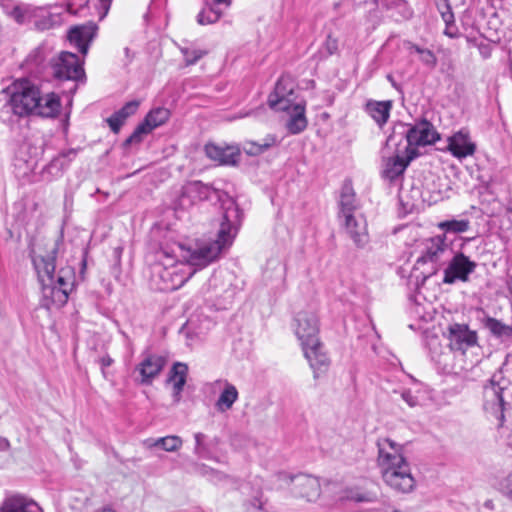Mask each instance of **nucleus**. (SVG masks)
Wrapping results in <instances>:
<instances>
[{"instance_id": "obj_1", "label": "nucleus", "mask_w": 512, "mask_h": 512, "mask_svg": "<svg viewBox=\"0 0 512 512\" xmlns=\"http://www.w3.org/2000/svg\"><path fill=\"white\" fill-rule=\"evenodd\" d=\"M223 215L217 238L214 241L197 242L187 248L180 246L182 257L194 269H202L216 261L221 252L231 246L242 220V211L235 200L229 198L222 204Z\"/></svg>"}, {"instance_id": "obj_2", "label": "nucleus", "mask_w": 512, "mask_h": 512, "mask_svg": "<svg viewBox=\"0 0 512 512\" xmlns=\"http://www.w3.org/2000/svg\"><path fill=\"white\" fill-rule=\"evenodd\" d=\"M376 445L377 463L383 481L397 492H410L415 486V480L410 465L403 456L402 446L390 438L378 439Z\"/></svg>"}, {"instance_id": "obj_3", "label": "nucleus", "mask_w": 512, "mask_h": 512, "mask_svg": "<svg viewBox=\"0 0 512 512\" xmlns=\"http://www.w3.org/2000/svg\"><path fill=\"white\" fill-rule=\"evenodd\" d=\"M58 245L59 241L54 242L53 247L46 256H33L32 261L42 284L44 297L49 299L51 305L62 307L67 303L69 292L51 286V283H53V272L56 268L55 261L58 253Z\"/></svg>"}, {"instance_id": "obj_4", "label": "nucleus", "mask_w": 512, "mask_h": 512, "mask_svg": "<svg viewBox=\"0 0 512 512\" xmlns=\"http://www.w3.org/2000/svg\"><path fill=\"white\" fill-rule=\"evenodd\" d=\"M452 256V248L445 242L444 237L435 236L425 240L421 256L414 266L415 271H420L422 281L435 275Z\"/></svg>"}, {"instance_id": "obj_5", "label": "nucleus", "mask_w": 512, "mask_h": 512, "mask_svg": "<svg viewBox=\"0 0 512 512\" xmlns=\"http://www.w3.org/2000/svg\"><path fill=\"white\" fill-rule=\"evenodd\" d=\"M397 134L406 138L407 146L405 148L415 149L418 146L434 144L440 138L433 124L426 119H422L414 125H407L402 122L395 124L387 142H393Z\"/></svg>"}, {"instance_id": "obj_6", "label": "nucleus", "mask_w": 512, "mask_h": 512, "mask_svg": "<svg viewBox=\"0 0 512 512\" xmlns=\"http://www.w3.org/2000/svg\"><path fill=\"white\" fill-rule=\"evenodd\" d=\"M39 87L28 79H21L14 84L10 98L12 111L18 116L34 114L39 108Z\"/></svg>"}, {"instance_id": "obj_7", "label": "nucleus", "mask_w": 512, "mask_h": 512, "mask_svg": "<svg viewBox=\"0 0 512 512\" xmlns=\"http://www.w3.org/2000/svg\"><path fill=\"white\" fill-rule=\"evenodd\" d=\"M507 384L508 380L503 377L501 371H498L492 375L489 385L484 389L486 399L484 407L497 418L499 427H502L505 422L504 412L507 403L504 400V392L507 389Z\"/></svg>"}, {"instance_id": "obj_8", "label": "nucleus", "mask_w": 512, "mask_h": 512, "mask_svg": "<svg viewBox=\"0 0 512 512\" xmlns=\"http://www.w3.org/2000/svg\"><path fill=\"white\" fill-rule=\"evenodd\" d=\"M50 66L53 77L60 81H80L85 77L82 62L71 52L62 51L50 61Z\"/></svg>"}, {"instance_id": "obj_9", "label": "nucleus", "mask_w": 512, "mask_h": 512, "mask_svg": "<svg viewBox=\"0 0 512 512\" xmlns=\"http://www.w3.org/2000/svg\"><path fill=\"white\" fill-rule=\"evenodd\" d=\"M294 81L288 75H282L275 84L274 91L268 97V105L275 111H289L293 103Z\"/></svg>"}, {"instance_id": "obj_10", "label": "nucleus", "mask_w": 512, "mask_h": 512, "mask_svg": "<svg viewBox=\"0 0 512 512\" xmlns=\"http://www.w3.org/2000/svg\"><path fill=\"white\" fill-rule=\"evenodd\" d=\"M448 261V266L444 270L443 282L445 284H453L457 280L468 281L469 275L474 272L477 266L474 261H471L461 252L452 254Z\"/></svg>"}, {"instance_id": "obj_11", "label": "nucleus", "mask_w": 512, "mask_h": 512, "mask_svg": "<svg viewBox=\"0 0 512 512\" xmlns=\"http://www.w3.org/2000/svg\"><path fill=\"white\" fill-rule=\"evenodd\" d=\"M295 333L302 346H307L319 340V320L317 315L311 311H301L295 318Z\"/></svg>"}, {"instance_id": "obj_12", "label": "nucleus", "mask_w": 512, "mask_h": 512, "mask_svg": "<svg viewBox=\"0 0 512 512\" xmlns=\"http://www.w3.org/2000/svg\"><path fill=\"white\" fill-rule=\"evenodd\" d=\"M449 346L452 350L464 353L468 348L477 344V334L466 324H452L449 326Z\"/></svg>"}, {"instance_id": "obj_13", "label": "nucleus", "mask_w": 512, "mask_h": 512, "mask_svg": "<svg viewBox=\"0 0 512 512\" xmlns=\"http://www.w3.org/2000/svg\"><path fill=\"white\" fill-rule=\"evenodd\" d=\"M293 492L296 496L305 498L307 501H315L321 494V485L317 477L299 474L291 477Z\"/></svg>"}, {"instance_id": "obj_14", "label": "nucleus", "mask_w": 512, "mask_h": 512, "mask_svg": "<svg viewBox=\"0 0 512 512\" xmlns=\"http://www.w3.org/2000/svg\"><path fill=\"white\" fill-rule=\"evenodd\" d=\"M419 155L415 148H405V157L396 154L388 158L383 169V177L390 181L403 175L409 163Z\"/></svg>"}, {"instance_id": "obj_15", "label": "nucleus", "mask_w": 512, "mask_h": 512, "mask_svg": "<svg viewBox=\"0 0 512 512\" xmlns=\"http://www.w3.org/2000/svg\"><path fill=\"white\" fill-rule=\"evenodd\" d=\"M166 364V359L157 354H146L142 361L137 365L136 371L141 377L140 383L150 385L160 374Z\"/></svg>"}, {"instance_id": "obj_16", "label": "nucleus", "mask_w": 512, "mask_h": 512, "mask_svg": "<svg viewBox=\"0 0 512 512\" xmlns=\"http://www.w3.org/2000/svg\"><path fill=\"white\" fill-rule=\"evenodd\" d=\"M97 29V25L93 22L74 26L68 32V40L78 48L81 54L86 55L90 43L96 36Z\"/></svg>"}, {"instance_id": "obj_17", "label": "nucleus", "mask_w": 512, "mask_h": 512, "mask_svg": "<svg viewBox=\"0 0 512 512\" xmlns=\"http://www.w3.org/2000/svg\"><path fill=\"white\" fill-rule=\"evenodd\" d=\"M196 269L183 273L177 266L170 268L160 267L157 272L162 284L158 287L161 291H174L180 288L194 273Z\"/></svg>"}, {"instance_id": "obj_18", "label": "nucleus", "mask_w": 512, "mask_h": 512, "mask_svg": "<svg viewBox=\"0 0 512 512\" xmlns=\"http://www.w3.org/2000/svg\"><path fill=\"white\" fill-rule=\"evenodd\" d=\"M302 349L314 371V378H318L319 372L326 371L330 365V359L324 351L323 344L317 340L307 346H302Z\"/></svg>"}, {"instance_id": "obj_19", "label": "nucleus", "mask_w": 512, "mask_h": 512, "mask_svg": "<svg viewBox=\"0 0 512 512\" xmlns=\"http://www.w3.org/2000/svg\"><path fill=\"white\" fill-rule=\"evenodd\" d=\"M345 229L358 248L365 247L369 242L367 223L362 216L349 214L345 217Z\"/></svg>"}, {"instance_id": "obj_20", "label": "nucleus", "mask_w": 512, "mask_h": 512, "mask_svg": "<svg viewBox=\"0 0 512 512\" xmlns=\"http://www.w3.org/2000/svg\"><path fill=\"white\" fill-rule=\"evenodd\" d=\"M448 150L459 159L471 156L476 145L471 141L468 131L460 130L448 138Z\"/></svg>"}, {"instance_id": "obj_21", "label": "nucleus", "mask_w": 512, "mask_h": 512, "mask_svg": "<svg viewBox=\"0 0 512 512\" xmlns=\"http://www.w3.org/2000/svg\"><path fill=\"white\" fill-rule=\"evenodd\" d=\"M340 499L356 503H373L378 499V487L375 484L346 487L341 491Z\"/></svg>"}, {"instance_id": "obj_22", "label": "nucleus", "mask_w": 512, "mask_h": 512, "mask_svg": "<svg viewBox=\"0 0 512 512\" xmlns=\"http://www.w3.org/2000/svg\"><path fill=\"white\" fill-rule=\"evenodd\" d=\"M205 153L208 158L214 161H218L221 165H236L240 151L238 148L233 146H218L215 144H206Z\"/></svg>"}, {"instance_id": "obj_23", "label": "nucleus", "mask_w": 512, "mask_h": 512, "mask_svg": "<svg viewBox=\"0 0 512 512\" xmlns=\"http://www.w3.org/2000/svg\"><path fill=\"white\" fill-rule=\"evenodd\" d=\"M0 512H42V510L32 499L21 494H14L3 500Z\"/></svg>"}, {"instance_id": "obj_24", "label": "nucleus", "mask_w": 512, "mask_h": 512, "mask_svg": "<svg viewBox=\"0 0 512 512\" xmlns=\"http://www.w3.org/2000/svg\"><path fill=\"white\" fill-rule=\"evenodd\" d=\"M188 374V366L182 362H176L173 364L169 376L167 378L168 383H173V401L179 403L181 400V393L186 383Z\"/></svg>"}, {"instance_id": "obj_25", "label": "nucleus", "mask_w": 512, "mask_h": 512, "mask_svg": "<svg viewBox=\"0 0 512 512\" xmlns=\"http://www.w3.org/2000/svg\"><path fill=\"white\" fill-rule=\"evenodd\" d=\"M140 102L138 100H132L127 102L121 109L114 112L109 118H107V123L110 129L115 133H119L122 125L125 123L126 119L131 115H134L138 108Z\"/></svg>"}, {"instance_id": "obj_26", "label": "nucleus", "mask_w": 512, "mask_h": 512, "mask_svg": "<svg viewBox=\"0 0 512 512\" xmlns=\"http://www.w3.org/2000/svg\"><path fill=\"white\" fill-rule=\"evenodd\" d=\"M392 109V101H374L370 100L366 103L365 110L378 124L379 127H383L390 116Z\"/></svg>"}, {"instance_id": "obj_27", "label": "nucleus", "mask_w": 512, "mask_h": 512, "mask_svg": "<svg viewBox=\"0 0 512 512\" xmlns=\"http://www.w3.org/2000/svg\"><path fill=\"white\" fill-rule=\"evenodd\" d=\"M339 206L340 213L344 218L349 214H354V211L358 208L355 192L350 180H346L342 185Z\"/></svg>"}, {"instance_id": "obj_28", "label": "nucleus", "mask_w": 512, "mask_h": 512, "mask_svg": "<svg viewBox=\"0 0 512 512\" xmlns=\"http://www.w3.org/2000/svg\"><path fill=\"white\" fill-rule=\"evenodd\" d=\"M60 99L54 93H48L45 96L39 95V108L35 109L36 115L42 117H54L60 111Z\"/></svg>"}, {"instance_id": "obj_29", "label": "nucleus", "mask_w": 512, "mask_h": 512, "mask_svg": "<svg viewBox=\"0 0 512 512\" xmlns=\"http://www.w3.org/2000/svg\"><path fill=\"white\" fill-rule=\"evenodd\" d=\"M288 112L291 115L286 124L288 131L292 134L302 132L307 127L305 107L301 104H293Z\"/></svg>"}, {"instance_id": "obj_30", "label": "nucleus", "mask_w": 512, "mask_h": 512, "mask_svg": "<svg viewBox=\"0 0 512 512\" xmlns=\"http://www.w3.org/2000/svg\"><path fill=\"white\" fill-rule=\"evenodd\" d=\"M212 187L201 181H192L183 187L182 197H188L192 202L203 201L210 197Z\"/></svg>"}, {"instance_id": "obj_31", "label": "nucleus", "mask_w": 512, "mask_h": 512, "mask_svg": "<svg viewBox=\"0 0 512 512\" xmlns=\"http://www.w3.org/2000/svg\"><path fill=\"white\" fill-rule=\"evenodd\" d=\"M483 326L489 330L492 336L501 341L508 340L512 338V326L506 325L502 321L486 316L482 319Z\"/></svg>"}, {"instance_id": "obj_32", "label": "nucleus", "mask_w": 512, "mask_h": 512, "mask_svg": "<svg viewBox=\"0 0 512 512\" xmlns=\"http://www.w3.org/2000/svg\"><path fill=\"white\" fill-rule=\"evenodd\" d=\"M223 384L224 388L215 404L220 412L230 410L239 397L237 388L233 384L229 383L227 380H224Z\"/></svg>"}, {"instance_id": "obj_33", "label": "nucleus", "mask_w": 512, "mask_h": 512, "mask_svg": "<svg viewBox=\"0 0 512 512\" xmlns=\"http://www.w3.org/2000/svg\"><path fill=\"white\" fill-rule=\"evenodd\" d=\"M77 152L78 150L74 148L62 151L46 166L47 172L55 175L62 173V171L67 168L69 163L76 157Z\"/></svg>"}, {"instance_id": "obj_34", "label": "nucleus", "mask_w": 512, "mask_h": 512, "mask_svg": "<svg viewBox=\"0 0 512 512\" xmlns=\"http://www.w3.org/2000/svg\"><path fill=\"white\" fill-rule=\"evenodd\" d=\"M170 118V110L165 107L152 109L141 122L150 132L165 124Z\"/></svg>"}, {"instance_id": "obj_35", "label": "nucleus", "mask_w": 512, "mask_h": 512, "mask_svg": "<svg viewBox=\"0 0 512 512\" xmlns=\"http://www.w3.org/2000/svg\"><path fill=\"white\" fill-rule=\"evenodd\" d=\"M0 7L8 17L15 20L18 24L25 22L27 9L24 5L13 0H1Z\"/></svg>"}, {"instance_id": "obj_36", "label": "nucleus", "mask_w": 512, "mask_h": 512, "mask_svg": "<svg viewBox=\"0 0 512 512\" xmlns=\"http://www.w3.org/2000/svg\"><path fill=\"white\" fill-rule=\"evenodd\" d=\"M144 444L148 448L161 447L163 450L167 452H174L182 446V439L179 436L170 435L158 438L156 440L147 439L145 440Z\"/></svg>"}, {"instance_id": "obj_37", "label": "nucleus", "mask_w": 512, "mask_h": 512, "mask_svg": "<svg viewBox=\"0 0 512 512\" xmlns=\"http://www.w3.org/2000/svg\"><path fill=\"white\" fill-rule=\"evenodd\" d=\"M51 286L57 287L62 290H66L69 292L70 287L72 285V269L70 267L68 268H61L55 276V271L53 272V283H51Z\"/></svg>"}, {"instance_id": "obj_38", "label": "nucleus", "mask_w": 512, "mask_h": 512, "mask_svg": "<svg viewBox=\"0 0 512 512\" xmlns=\"http://www.w3.org/2000/svg\"><path fill=\"white\" fill-rule=\"evenodd\" d=\"M470 222L468 219H452L439 223V228L445 232L461 233L469 229Z\"/></svg>"}, {"instance_id": "obj_39", "label": "nucleus", "mask_w": 512, "mask_h": 512, "mask_svg": "<svg viewBox=\"0 0 512 512\" xmlns=\"http://www.w3.org/2000/svg\"><path fill=\"white\" fill-rule=\"evenodd\" d=\"M221 13L213 8L202 10L197 16V22L200 25L213 24L219 20Z\"/></svg>"}, {"instance_id": "obj_40", "label": "nucleus", "mask_w": 512, "mask_h": 512, "mask_svg": "<svg viewBox=\"0 0 512 512\" xmlns=\"http://www.w3.org/2000/svg\"><path fill=\"white\" fill-rule=\"evenodd\" d=\"M148 133H150V131L147 128H145V126L142 123H140L139 125H137L133 133L124 141L123 146L127 147L131 144L140 143L142 141L143 135Z\"/></svg>"}, {"instance_id": "obj_41", "label": "nucleus", "mask_w": 512, "mask_h": 512, "mask_svg": "<svg viewBox=\"0 0 512 512\" xmlns=\"http://www.w3.org/2000/svg\"><path fill=\"white\" fill-rule=\"evenodd\" d=\"M195 438V454L198 455L201 458H208L209 457V450L207 448V445L205 444L206 435L203 433H196L194 435Z\"/></svg>"}, {"instance_id": "obj_42", "label": "nucleus", "mask_w": 512, "mask_h": 512, "mask_svg": "<svg viewBox=\"0 0 512 512\" xmlns=\"http://www.w3.org/2000/svg\"><path fill=\"white\" fill-rule=\"evenodd\" d=\"M55 22L51 14L43 15L34 21V27L38 31H46L53 28Z\"/></svg>"}, {"instance_id": "obj_43", "label": "nucleus", "mask_w": 512, "mask_h": 512, "mask_svg": "<svg viewBox=\"0 0 512 512\" xmlns=\"http://www.w3.org/2000/svg\"><path fill=\"white\" fill-rule=\"evenodd\" d=\"M46 58V51L43 47H38L34 51H32L28 58L27 62L29 64L35 65V66H41Z\"/></svg>"}, {"instance_id": "obj_44", "label": "nucleus", "mask_w": 512, "mask_h": 512, "mask_svg": "<svg viewBox=\"0 0 512 512\" xmlns=\"http://www.w3.org/2000/svg\"><path fill=\"white\" fill-rule=\"evenodd\" d=\"M181 51L184 56L186 65L195 64L205 54V52L201 50H190L189 48H182Z\"/></svg>"}, {"instance_id": "obj_45", "label": "nucleus", "mask_w": 512, "mask_h": 512, "mask_svg": "<svg viewBox=\"0 0 512 512\" xmlns=\"http://www.w3.org/2000/svg\"><path fill=\"white\" fill-rule=\"evenodd\" d=\"M88 1L94 3L96 6H98V16H99V19L102 20L108 14L113 0H88Z\"/></svg>"}, {"instance_id": "obj_46", "label": "nucleus", "mask_w": 512, "mask_h": 512, "mask_svg": "<svg viewBox=\"0 0 512 512\" xmlns=\"http://www.w3.org/2000/svg\"><path fill=\"white\" fill-rule=\"evenodd\" d=\"M420 60L429 68H434L437 65V58L435 54L429 49H425V51L422 52L420 55Z\"/></svg>"}, {"instance_id": "obj_47", "label": "nucleus", "mask_w": 512, "mask_h": 512, "mask_svg": "<svg viewBox=\"0 0 512 512\" xmlns=\"http://www.w3.org/2000/svg\"><path fill=\"white\" fill-rule=\"evenodd\" d=\"M14 166L16 169H19L23 175H26L33 169L34 164L30 160H25L19 157H16Z\"/></svg>"}, {"instance_id": "obj_48", "label": "nucleus", "mask_w": 512, "mask_h": 512, "mask_svg": "<svg viewBox=\"0 0 512 512\" xmlns=\"http://www.w3.org/2000/svg\"><path fill=\"white\" fill-rule=\"evenodd\" d=\"M325 47H326V50L328 51L329 55L334 54L338 49L337 39H335L331 35H329L326 39Z\"/></svg>"}, {"instance_id": "obj_49", "label": "nucleus", "mask_w": 512, "mask_h": 512, "mask_svg": "<svg viewBox=\"0 0 512 512\" xmlns=\"http://www.w3.org/2000/svg\"><path fill=\"white\" fill-rule=\"evenodd\" d=\"M401 397L411 407L416 406L418 403L417 397H415L409 390H404L401 393Z\"/></svg>"}, {"instance_id": "obj_50", "label": "nucleus", "mask_w": 512, "mask_h": 512, "mask_svg": "<svg viewBox=\"0 0 512 512\" xmlns=\"http://www.w3.org/2000/svg\"><path fill=\"white\" fill-rule=\"evenodd\" d=\"M444 34L447 35L450 38H456L458 37V28L455 25L454 22H448L446 24V28L444 30Z\"/></svg>"}, {"instance_id": "obj_51", "label": "nucleus", "mask_w": 512, "mask_h": 512, "mask_svg": "<svg viewBox=\"0 0 512 512\" xmlns=\"http://www.w3.org/2000/svg\"><path fill=\"white\" fill-rule=\"evenodd\" d=\"M271 140H272V142H265L263 144L254 145L255 148H254V150H251L250 153L260 154V153L265 152L269 147H271L272 143L274 142L273 138Z\"/></svg>"}, {"instance_id": "obj_52", "label": "nucleus", "mask_w": 512, "mask_h": 512, "mask_svg": "<svg viewBox=\"0 0 512 512\" xmlns=\"http://www.w3.org/2000/svg\"><path fill=\"white\" fill-rule=\"evenodd\" d=\"M262 495V492H260L259 495L255 496L253 500H251L250 505L258 510H262L264 506Z\"/></svg>"}, {"instance_id": "obj_53", "label": "nucleus", "mask_w": 512, "mask_h": 512, "mask_svg": "<svg viewBox=\"0 0 512 512\" xmlns=\"http://www.w3.org/2000/svg\"><path fill=\"white\" fill-rule=\"evenodd\" d=\"M505 493L512 499V472L505 479Z\"/></svg>"}, {"instance_id": "obj_54", "label": "nucleus", "mask_w": 512, "mask_h": 512, "mask_svg": "<svg viewBox=\"0 0 512 512\" xmlns=\"http://www.w3.org/2000/svg\"><path fill=\"white\" fill-rule=\"evenodd\" d=\"M479 52L483 58H489L491 55V48L488 44L479 45Z\"/></svg>"}, {"instance_id": "obj_55", "label": "nucleus", "mask_w": 512, "mask_h": 512, "mask_svg": "<svg viewBox=\"0 0 512 512\" xmlns=\"http://www.w3.org/2000/svg\"><path fill=\"white\" fill-rule=\"evenodd\" d=\"M99 363L104 371V368L109 367L113 363V359L109 355H105L99 359Z\"/></svg>"}, {"instance_id": "obj_56", "label": "nucleus", "mask_w": 512, "mask_h": 512, "mask_svg": "<svg viewBox=\"0 0 512 512\" xmlns=\"http://www.w3.org/2000/svg\"><path fill=\"white\" fill-rule=\"evenodd\" d=\"M10 448V442L5 437H0V451H7Z\"/></svg>"}, {"instance_id": "obj_57", "label": "nucleus", "mask_w": 512, "mask_h": 512, "mask_svg": "<svg viewBox=\"0 0 512 512\" xmlns=\"http://www.w3.org/2000/svg\"><path fill=\"white\" fill-rule=\"evenodd\" d=\"M408 45H409L408 49H409L410 51H415V52H416V53H418L419 55H421V54H422V52H424V51H425V49H426V48H421V47H419L418 45L413 44V43H409Z\"/></svg>"}, {"instance_id": "obj_58", "label": "nucleus", "mask_w": 512, "mask_h": 512, "mask_svg": "<svg viewBox=\"0 0 512 512\" xmlns=\"http://www.w3.org/2000/svg\"><path fill=\"white\" fill-rule=\"evenodd\" d=\"M442 18L447 24L448 22H454L453 14L449 11L447 13H442Z\"/></svg>"}, {"instance_id": "obj_59", "label": "nucleus", "mask_w": 512, "mask_h": 512, "mask_svg": "<svg viewBox=\"0 0 512 512\" xmlns=\"http://www.w3.org/2000/svg\"><path fill=\"white\" fill-rule=\"evenodd\" d=\"M387 79L390 81V83L392 84L393 87H395L396 89H399V86L397 85V83L394 81L393 77L391 75H388L387 76Z\"/></svg>"}, {"instance_id": "obj_60", "label": "nucleus", "mask_w": 512, "mask_h": 512, "mask_svg": "<svg viewBox=\"0 0 512 512\" xmlns=\"http://www.w3.org/2000/svg\"><path fill=\"white\" fill-rule=\"evenodd\" d=\"M214 2L217 4L226 3L227 5H229V2L227 0H214Z\"/></svg>"}, {"instance_id": "obj_61", "label": "nucleus", "mask_w": 512, "mask_h": 512, "mask_svg": "<svg viewBox=\"0 0 512 512\" xmlns=\"http://www.w3.org/2000/svg\"><path fill=\"white\" fill-rule=\"evenodd\" d=\"M85 267H86V259L84 258L82 260V269H85Z\"/></svg>"}]
</instances>
